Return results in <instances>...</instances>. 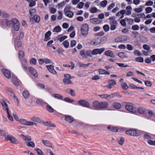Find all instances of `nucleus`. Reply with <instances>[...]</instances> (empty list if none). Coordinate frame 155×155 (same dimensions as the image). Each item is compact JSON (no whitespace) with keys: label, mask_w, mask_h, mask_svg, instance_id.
I'll list each match as a JSON object with an SVG mask.
<instances>
[{"label":"nucleus","mask_w":155,"mask_h":155,"mask_svg":"<svg viewBox=\"0 0 155 155\" xmlns=\"http://www.w3.org/2000/svg\"><path fill=\"white\" fill-rule=\"evenodd\" d=\"M6 24L8 27H10L13 25L15 31H18L19 30L20 24L16 18H14L11 21H7Z\"/></svg>","instance_id":"1"},{"label":"nucleus","mask_w":155,"mask_h":155,"mask_svg":"<svg viewBox=\"0 0 155 155\" xmlns=\"http://www.w3.org/2000/svg\"><path fill=\"white\" fill-rule=\"evenodd\" d=\"M5 139L6 141L9 140L12 143L17 144H19V142L18 140L13 136L8 135L5 136Z\"/></svg>","instance_id":"2"},{"label":"nucleus","mask_w":155,"mask_h":155,"mask_svg":"<svg viewBox=\"0 0 155 155\" xmlns=\"http://www.w3.org/2000/svg\"><path fill=\"white\" fill-rule=\"evenodd\" d=\"M125 109L127 111L135 113L136 112L137 109L136 108L133 106V104L130 103H128L125 105Z\"/></svg>","instance_id":"3"},{"label":"nucleus","mask_w":155,"mask_h":155,"mask_svg":"<svg viewBox=\"0 0 155 155\" xmlns=\"http://www.w3.org/2000/svg\"><path fill=\"white\" fill-rule=\"evenodd\" d=\"M91 50H86L85 49L82 50L80 51V55L84 58H87L88 57H91Z\"/></svg>","instance_id":"4"},{"label":"nucleus","mask_w":155,"mask_h":155,"mask_svg":"<svg viewBox=\"0 0 155 155\" xmlns=\"http://www.w3.org/2000/svg\"><path fill=\"white\" fill-rule=\"evenodd\" d=\"M89 31L88 25L87 24H83L81 28V32L82 35L86 36L88 33Z\"/></svg>","instance_id":"5"},{"label":"nucleus","mask_w":155,"mask_h":155,"mask_svg":"<svg viewBox=\"0 0 155 155\" xmlns=\"http://www.w3.org/2000/svg\"><path fill=\"white\" fill-rule=\"evenodd\" d=\"M105 50L104 48H101L100 49L96 48L93 50L92 51H91V54H90L91 57H92V55H95L98 54H101Z\"/></svg>","instance_id":"6"},{"label":"nucleus","mask_w":155,"mask_h":155,"mask_svg":"<svg viewBox=\"0 0 155 155\" xmlns=\"http://www.w3.org/2000/svg\"><path fill=\"white\" fill-rule=\"evenodd\" d=\"M125 133L127 134L134 136H138L140 135V131L136 130H130L127 131Z\"/></svg>","instance_id":"7"},{"label":"nucleus","mask_w":155,"mask_h":155,"mask_svg":"<svg viewBox=\"0 0 155 155\" xmlns=\"http://www.w3.org/2000/svg\"><path fill=\"white\" fill-rule=\"evenodd\" d=\"M117 93L115 92L110 94L108 95L107 94L99 95V96L101 98H105L108 99L109 98L110 99L116 96H117Z\"/></svg>","instance_id":"8"},{"label":"nucleus","mask_w":155,"mask_h":155,"mask_svg":"<svg viewBox=\"0 0 155 155\" xmlns=\"http://www.w3.org/2000/svg\"><path fill=\"white\" fill-rule=\"evenodd\" d=\"M126 10L122 9L121 10V13L123 14H125L127 15H130L131 13V7L130 5L127 6L126 7Z\"/></svg>","instance_id":"9"},{"label":"nucleus","mask_w":155,"mask_h":155,"mask_svg":"<svg viewBox=\"0 0 155 155\" xmlns=\"http://www.w3.org/2000/svg\"><path fill=\"white\" fill-rule=\"evenodd\" d=\"M78 103L80 105L83 107L89 108L90 106L89 102L84 100H82L79 101Z\"/></svg>","instance_id":"10"},{"label":"nucleus","mask_w":155,"mask_h":155,"mask_svg":"<svg viewBox=\"0 0 155 155\" xmlns=\"http://www.w3.org/2000/svg\"><path fill=\"white\" fill-rule=\"evenodd\" d=\"M4 75L7 78L10 79L11 77V73L8 70L6 69H3L1 70Z\"/></svg>","instance_id":"11"},{"label":"nucleus","mask_w":155,"mask_h":155,"mask_svg":"<svg viewBox=\"0 0 155 155\" xmlns=\"http://www.w3.org/2000/svg\"><path fill=\"white\" fill-rule=\"evenodd\" d=\"M116 84L115 81L111 80L108 81V84L106 86V87L108 89H111L114 87Z\"/></svg>","instance_id":"12"},{"label":"nucleus","mask_w":155,"mask_h":155,"mask_svg":"<svg viewBox=\"0 0 155 155\" xmlns=\"http://www.w3.org/2000/svg\"><path fill=\"white\" fill-rule=\"evenodd\" d=\"M49 72L54 74H57V72L54 69V66L52 65H47L46 66Z\"/></svg>","instance_id":"13"},{"label":"nucleus","mask_w":155,"mask_h":155,"mask_svg":"<svg viewBox=\"0 0 155 155\" xmlns=\"http://www.w3.org/2000/svg\"><path fill=\"white\" fill-rule=\"evenodd\" d=\"M29 70L31 73L35 77L37 78L38 76V74L37 71L33 68L30 67L29 68Z\"/></svg>","instance_id":"14"},{"label":"nucleus","mask_w":155,"mask_h":155,"mask_svg":"<svg viewBox=\"0 0 155 155\" xmlns=\"http://www.w3.org/2000/svg\"><path fill=\"white\" fill-rule=\"evenodd\" d=\"M90 21L91 23L96 24H99L102 21L100 19L96 18H91L90 19Z\"/></svg>","instance_id":"15"},{"label":"nucleus","mask_w":155,"mask_h":155,"mask_svg":"<svg viewBox=\"0 0 155 155\" xmlns=\"http://www.w3.org/2000/svg\"><path fill=\"white\" fill-rule=\"evenodd\" d=\"M21 136L22 137L23 139L25 141V144L31 140V138L30 136H25L22 134H21Z\"/></svg>","instance_id":"16"},{"label":"nucleus","mask_w":155,"mask_h":155,"mask_svg":"<svg viewBox=\"0 0 155 155\" xmlns=\"http://www.w3.org/2000/svg\"><path fill=\"white\" fill-rule=\"evenodd\" d=\"M41 141L43 144L45 146L51 147H52V145L51 143L47 140H42Z\"/></svg>","instance_id":"17"},{"label":"nucleus","mask_w":155,"mask_h":155,"mask_svg":"<svg viewBox=\"0 0 155 155\" xmlns=\"http://www.w3.org/2000/svg\"><path fill=\"white\" fill-rule=\"evenodd\" d=\"M30 119L31 120L34 122H35L39 123L41 122V119L36 116H34L31 117Z\"/></svg>","instance_id":"18"},{"label":"nucleus","mask_w":155,"mask_h":155,"mask_svg":"<svg viewBox=\"0 0 155 155\" xmlns=\"http://www.w3.org/2000/svg\"><path fill=\"white\" fill-rule=\"evenodd\" d=\"M65 120L70 123H72L74 120L73 117L69 115H65L64 116Z\"/></svg>","instance_id":"19"},{"label":"nucleus","mask_w":155,"mask_h":155,"mask_svg":"<svg viewBox=\"0 0 155 155\" xmlns=\"http://www.w3.org/2000/svg\"><path fill=\"white\" fill-rule=\"evenodd\" d=\"M1 104L3 107V109L5 110L7 112L9 111L8 105L4 101H2L1 102Z\"/></svg>","instance_id":"20"},{"label":"nucleus","mask_w":155,"mask_h":155,"mask_svg":"<svg viewBox=\"0 0 155 155\" xmlns=\"http://www.w3.org/2000/svg\"><path fill=\"white\" fill-rule=\"evenodd\" d=\"M12 81L13 84L15 86H18L19 85V80L15 77L12 76Z\"/></svg>","instance_id":"21"},{"label":"nucleus","mask_w":155,"mask_h":155,"mask_svg":"<svg viewBox=\"0 0 155 155\" xmlns=\"http://www.w3.org/2000/svg\"><path fill=\"white\" fill-rule=\"evenodd\" d=\"M100 43L101 42L97 39L92 40L90 42V44L93 45H97Z\"/></svg>","instance_id":"22"},{"label":"nucleus","mask_w":155,"mask_h":155,"mask_svg":"<svg viewBox=\"0 0 155 155\" xmlns=\"http://www.w3.org/2000/svg\"><path fill=\"white\" fill-rule=\"evenodd\" d=\"M108 104L106 102H101L100 105V108H106L108 107Z\"/></svg>","instance_id":"23"},{"label":"nucleus","mask_w":155,"mask_h":155,"mask_svg":"<svg viewBox=\"0 0 155 155\" xmlns=\"http://www.w3.org/2000/svg\"><path fill=\"white\" fill-rule=\"evenodd\" d=\"M104 54L107 56H110L112 58H114L115 56L113 52L110 50H108L104 52Z\"/></svg>","instance_id":"24"},{"label":"nucleus","mask_w":155,"mask_h":155,"mask_svg":"<svg viewBox=\"0 0 155 155\" xmlns=\"http://www.w3.org/2000/svg\"><path fill=\"white\" fill-rule=\"evenodd\" d=\"M147 111V110L142 107L138 108L137 110V112L141 114H145Z\"/></svg>","instance_id":"25"},{"label":"nucleus","mask_w":155,"mask_h":155,"mask_svg":"<svg viewBox=\"0 0 155 155\" xmlns=\"http://www.w3.org/2000/svg\"><path fill=\"white\" fill-rule=\"evenodd\" d=\"M51 32L50 31H48L45 34V38L44 41H47L50 39V38L49 37L51 35Z\"/></svg>","instance_id":"26"},{"label":"nucleus","mask_w":155,"mask_h":155,"mask_svg":"<svg viewBox=\"0 0 155 155\" xmlns=\"http://www.w3.org/2000/svg\"><path fill=\"white\" fill-rule=\"evenodd\" d=\"M107 129L111 131L114 132H117L118 130V129L117 127L110 126L107 127Z\"/></svg>","instance_id":"27"},{"label":"nucleus","mask_w":155,"mask_h":155,"mask_svg":"<svg viewBox=\"0 0 155 155\" xmlns=\"http://www.w3.org/2000/svg\"><path fill=\"white\" fill-rule=\"evenodd\" d=\"M98 71L99 74H100L109 75L110 74L109 72L101 69H99Z\"/></svg>","instance_id":"28"},{"label":"nucleus","mask_w":155,"mask_h":155,"mask_svg":"<svg viewBox=\"0 0 155 155\" xmlns=\"http://www.w3.org/2000/svg\"><path fill=\"white\" fill-rule=\"evenodd\" d=\"M30 94L28 90H25L22 92V95L25 99H27L29 98Z\"/></svg>","instance_id":"29"},{"label":"nucleus","mask_w":155,"mask_h":155,"mask_svg":"<svg viewBox=\"0 0 155 155\" xmlns=\"http://www.w3.org/2000/svg\"><path fill=\"white\" fill-rule=\"evenodd\" d=\"M63 82L65 84H73V82L68 79L64 78L63 80Z\"/></svg>","instance_id":"30"},{"label":"nucleus","mask_w":155,"mask_h":155,"mask_svg":"<svg viewBox=\"0 0 155 155\" xmlns=\"http://www.w3.org/2000/svg\"><path fill=\"white\" fill-rule=\"evenodd\" d=\"M145 114L146 116L148 118L151 117L153 115V112L152 111L147 110Z\"/></svg>","instance_id":"31"},{"label":"nucleus","mask_w":155,"mask_h":155,"mask_svg":"<svg viewBox=\"0 0 155 155\" xmlns=\"http://www.w3.org/2000/svg\"><path fill=\"white\" fill-rule=\"evenodd\" d=\"M27 1L30 2L29 6L30 7H32L36 4V2L37 0H26Z\"/></svg>","instance_id":"32"},{"label":"nucleus","mask_w":155,"mask_h":155,"mask_svg":"<svg viewBox=\"0 0 155 155\" xmlns=\"http://www.w3.org/2000/svg\"><path fill=\"white\" fill-rule=\"evenodd\" d=\"M112 106L117 109H120L121 107V104L118 102H115L113 103Z\"/></svg>","instance_id":"33"},{"label":"nucleus","mask_w":155,"mask_h":155,"mask_svg":"<svg viewBox=\"0 0 155 155\" xmlns=\"http://www.w3.org/2000/svg\"><path fill=\"white\" fill-rule=\"evenodd\" d=\"M27 146L28 147H34L35 146V144L32 141H29L25 143Z\"/></svg>","instance_id":"34"},{"label":"nucleus","mask_w":155,"mask_h":155,"mask_svg":"<svg viewBox=\"0 0 155 155\" xmlns=\"http://www.w3.org/2000/svg\"><path fill=\"white\" fill-rule=\"evenodd\" d=\"M100 103L97 101H95L93 103V106L95 108H100Z\"/></svg>","instance_id":"35"},{"label":"nucleus","mask_w":155,"mask_h":155,"mask_svg":"<svg viewBox=\"0 0 155 155\" xmlns=\"http://www.w3.org/2000/svg\"><path fill=\"white\" fill-rule=\"evenodd\" d=\"M118 55L120 57V58H127V56L125 54H124V52H121L119 53Z\"/></svg>","instance_id":"36"},{"label":"nucleus","mask_w":155,"mask_h":155,"mask_svg":"<svg viewBox=\"0 0 155 155\" xmlns=\"http://www.w3.org/2000/svg\"><path fill=\"white\" fill-rule=\"evenodd\" d=\"M46 109L50 113H53L54 112L53 109L49 105L47 104L46 106Z\"/></svg>","instance_id":"37"},{"label":"nucleus","mask_w":155,"mask_h":155,"mask_svg":"<svg viewBox=\"0 0 155 155\" xmlns=\"http://www.w3.org/2000/svg\"><path fill=\"white\" fill-rule=\"evenodd\" d=\"M61 28L59 26H58L55 27L53 30V31L54 32H60L61 31Z\"/></svg>","instance_id":"38"},{"label":"nucleus","mask_w":155,"mask_h":155,"mask_svg":"<svg viewBox=\"0 0 155 155\" xmlns=\"http://www.w3.org/2000/svg\"><path fill=\"white\" fill-rule=\"evenodd\" d=\"M99 11L95 7H93L91 8L90 12L91 13H95Z\"/></svg>","instance_id":"39"},{"label":"nucleus","mask_w":155,"mask_h":155,"mask_svg":"<svg viewBox=\"0 0 155 155\" xmlns=\"http://www.w3.org/2000/svg\"><path fill=\"white\" fill-rule=\"evenodd\" d=\"M35 150L37 152L38 155H44L42 151L38 148H36Z\"/></svg>","instance_id":"40"},{"label":"nucleus","mask_w":155,"mask_h":155,"mask_svg":"<svg viewBox=\"0 0 155 155\" xmlns=\"http://www.w3.org/2000/svg\"><path fill=\"white\" fill-rule=\"evenodd\" d=\"M71 9V7L70 6H68L65 7L64 10V13L65 14H66L68 12H70Z\"/></svg>","instance_id":"41"},{"label":"nucleus","mask_w":155,"mask_h":155,"mask_svg":"<svg viewBox=\"0 0 155 155\" xmlns=\"http://www.w3.org/2000/svg\"><path fill=\"white\" fill-rule=\"evenodd\" d=\"M37 123L33 121H28L27 126H36L37 125Z\"/></svg>","instance_id":"42"},{"label":"nucleus","mask_w":155,"mask_h":155,"mask_svg":"<svg viewBox=\"0 0 155 155\" xmlns=\"http://www.w3.org/2000/svg\"><path fill=\"white\" fill-rule=\"evenodd\" d=\"M121 86L122 89L124 90H126L128 88V86L127 84L125 83H122L121 85Z\"/></svg>","instance_id":"43"},{"label":"nucleus","mask_w":155,"mask_h":155,"mask_svg":"<svg viewBox=\"0 0 155 155\" xmlns=\"http://www.w3.org/2000/svg\"><path fill=\"white\" fill-rule=\"evenodd\" d=\"M107 4V1L104 0L102 1L100 3V6L102 7H105L106 6Z\"/></svg>","instance_id":"44"},{"label":"nucleus","mask_w":155,"mask_h":155,"mask_svg":"<svg viewBox=\"0 0 155 155\" xmlns=\"http://www.w3.org/2000/svg\"><path fill=\"white\" fill-rule=\"evenodd\" d=\"M140 7H141L135 8L134 9V11L135 12H141L143 10V9L142 8L144 7V6H140Z\"/></svg>","instance_id":"45"},{"label":"nucleus","mask_w":155,"mask_h":155,"mask_svg":"<svg viewBox=\"0 0 155 155\" xmlns=\"http://www.w3.org/2000/svg\"><path fill=\"white\" fill-rule=\"evenodd\" d=\"M62 44L66 48H68L69 46V42L67 40H65L62 43Z\"/></svg>","instance_id":"46"},{"label":"nucleus","mask_w":155,"mask_h":155,"mask_svg":"<svg viewBox=\"0 0 155 155\" xmlns=\"http://www.w3.org/2000/svg\"><path fill=\"white\" fill-rule=\"evenodd\" d=\"M19 121L21 124L26 126L27 125L28 121H27L26 120L21 119H20Z\"/></svg>","instance_id":"47"},{"label":"nucleus","mask_w":155,"mask_h":155,"mask_svg":"<svg viewBox=\"0 0 155 155\" xmlns=\"http://www.w3.org/2000/svg\"><path fill=\"white\" fill-rule=\"evenodd\" d=\"M135 61L137 62H143V59L142 57H138L135 59Z\"/></svg>","instance_id":"48"},{"label":"nucleus","mask_w":155,"mask_h":155,"mask_svg":"<svg viewBox=\"0 0 155 155\" xmlns=\"http://www.w3.org/2000/svg\"><path fill=\"white\" fill-rule=\"evenodd\" d=\"M124 141V139L122 137H120V139L118 140V143L120 145H122L123 144V143Z\"/></svg>","instance_id":"49"},{"label":"nucleus","mask_w":155,"mask_h":155,"mask_svg":"<svg viewBox=\"0 0 155 155\" xmlns=\"http://www.w3.org/2000/svg\"><path fill=\"white\" fill-rule=\"evenodd\" d=\"M6 89L8 92L10 93L11 94V96H12L14 94V92L13 90L11 88L9 87H7Z\"/></svg>","instance_id":"50"},{"label":"nucleus","mask_w":155,"mask_h":155,"mask_svg":"<svg viewBox=\"0 0 155 155\" xmlns=\"http://www.w3.org/2000/svg\"><path fill=\"white\" fill-rule=\"evenodd\" d=\"M52 96L59 99H61L62 98V96L58 94H53Z\"/></svg>","instance_id":"51"},{"label":"nucleus","mask_w":155,"mask_h":155,"mask_svg":"<svg viewBox=\"0 0 155 155\" xmlns=\"http://www.w3.org/2000/svg\"><path fill=\"white\" fill-rule=\"evenodd\" d=\"M34 18L35 21L37 23H38L40 20V18L39 16H38L37 15H35L34 16Z\"/></svg>","instance_id":"52"},{"label":"nucleus","mask_w":155,"mask_h":155,"mask_svg":"<svg viewBox=\"0 0 155 155\" xmlns=\"http://www.w3.org/2000/svg\"><path fill=\"white\" fill-rule=\"evenodd\" d=\"M1 12H0V16H1L3 17L6 18L8 16V14H7L6 13L2 12L0 10Z\"/></svg>","instance_id":"53"},{"label":"nucleus","mask_w":155,"mask_h":155,"mask_svg":"<svg viewBox=\"0 0 155 155\" xmlns=\"http://www.w3.org/2000/svg\"><path fill=\"white\" fill-rule=\"evenodd\" d=\"M103 28L105 32L108 31L110 29L109 26L107 25H105L103 27Z\"/></svg>","instance_id":"54"},{"label":"nucleus","mask_w":155,"mask_h":155,"mask_svg":"<svg viewBox=\"0 0 155 155\" xmlns=\"http://www.w3.org/2000/svg\"><path fill=\"white\" fill-rule=\"evenodd\" d=\"M15 45L18 47H20L22 46V43L20 41H15Z\"/></svg>","instance_id":"55"},{"label":"nucleus","mask_w":155,"mask_h":155,"mask_svg":"<svg viewBox=\"0 0 155 155\" xmlns=\"http://www.w3.org/2000/svg\"><path fill=\"white\" fill-rule=\"evenodd\" d=\"M65 14L66 16L69 18H72L74 15L73 12L71 11L68 12L67 13H66V14Z\"/></svg>","instance_id":"56"},{"label":"nucleus","mask_w":155,"mask_h":155,"mask_svg":"<svg viewBox=\"0 0 155 155\" xmlns=\"http://www.w3.org/2000/svg\"><path fill=\"white\" fill-rule=\"evenodd\" d=\"M122 39L121 36H119L115 38L114 39V41L116 42H122Z\"/></svg>","instance_id":"57"},{"label":"nucleus","mask_w":155,"mask_h":155,"mask_svg":"<svg viewBox=\"0 0 155 155\" xmlns=\"http://www.w3.org/2000/svg\"><path fill=\"white\" fill-rule=\"evenodd\" d=\"M145 11L146 13H150L152 11V8L151 7H148L145 8Z\"/></svg>","instance_id":"58"},{"label":"nucleus","mask_w":155,"mask_h":155,"mask_svg":"<svg viewBox=\"0 0 155 155\" xmlns=\"http://www.w3.org/2000/svg\"><path fill=\"white\" fill-rule=\"evenodd\" d=\"M127 49L129 51H131L134 48V46L130 44H127Z\"/></svg>","instance_id":"59"},{"label":"nucleus","mask_w":155,"mask_h":155,"mask_svg":"<svg viewBox=\"0 0 155 155\" xmlns=\"http://www.w3.org/2000/svg\"><path fill=\"white\" fill-rule=\"evenodd\" d=\"M145 85L147 86L150 87L152 86L151 83L149 81H146L144 82Z\"/></svg>","instance_id":"60"},{"label":"nucleus","mask_w":155,"mask_h":155,"mask_svg":"<svg viewBox=\"0 0 155 155\" xmlns=\"http://www.w3.org/2000/svg\"><path fill=\"white\" fill-rule=\"evenodd\" d=\"M115 6V3H113L110 4L107 8V10L109 11L111 10Z\"/></svg>","instance_id":"61"},{"label":"nucleus","mask_w":155,"mask_h":155,"mask_svg":"<svg viewBox=\"0 0 155 155\" xmlns=\"http://www.w3.org/2000/svg\"><path fill=\"white\" fill-rule=\"evenodd\" d=\"M59 15L57 17V19L58 20H61L62 18V13L60 11H58Z\"/></svg>","instance_id":"62"},{"label":"nucleus","mask_w":155,"mask_h":155,"mask_svg":"<svg viewBox=\"0 0 155 155\" xmlns=\"http://www.w3.org/2000/svg\"><path fill=\"white\" fill-rule=\"evenodd\" d=\"M122 38V41H127L129 39V38L128 36H121Z\"/></svg>","instance_id":"63"},{"label":"nucleus","mask_w":155,"mask_h":155,"mask_svg":"<svg viewBox=\"0 0 155 155\" xmlns=\"http://www.w3.org/2000/svg\"><path fill=\"white\" fill-rule=\"evenodd\" d=\"M148 143L152 145H155V141H153L151 140H149L148 141Z\"/></svg>","instance_id":"64"}]
</instances>
